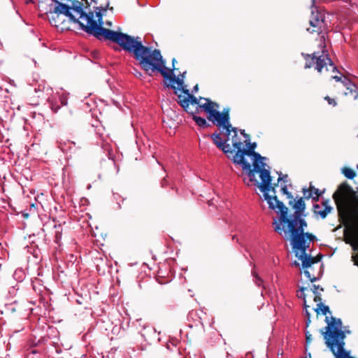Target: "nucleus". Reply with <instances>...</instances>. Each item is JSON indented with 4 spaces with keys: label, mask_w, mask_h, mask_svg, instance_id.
<instances>
[{
    "label": "nucleus",
    "mask_w": 358,
    "mask_h": 358,
    "mask_svg": "<svg viewBox=\"0 0 358 358\" xmlns=\"http://www.w3.org/2000/svg\"><path fill=\"white\" fill-rule=\"evenodd\" d=\"M68 3H59L55 8V12L64 13V16L75 23H78L80 28L86 33L94 36L97 39L103 38L113 43L118 44L122 49L131 40L132 36L116 31L103 27V13L108 10H113V7H109L110 2L108 1L105 4L99 6H94L96 17L94 20V12L85 13L83 9V3L78 0H68Z\"/></svg>",
    "instance_id": "f257e3e1"
},
{
    "label": "nucleus",
    "mask_w": 358,
    "mask_h": 358,
    "mask_svg": "<svg viewBox=\"0 0 358 358\" xmlns=\"http://www.w3.org/2000/svg\"><path fill=\"white\" fill-rule=\"evenodd\" d=\"M129 53H132L134 57L138 62L141 68L149 75L155 71H158L166 79L172 83H176L178 92L182 93V89H187L184 85V80L180 76L176 77L173 73V69L166 66V62L163 59L161 52L158 49L143 45L141 38L131 37L128 44L123 49Z\"/></svg>",
    "instance_id": "f03ea898"
},
{
    "label": "nucleus",
    "mask_w": 358,
    "mask_h": 358,
    "mask_svg": "<svg viewBox=\"0 0 358 358\" xmlns=\"http://www.w3.org/2000/svg\"><path fill=\"white\" fill-rule=\"evenodd\" d=\"M243 170L246 171L248 180L246 181L244 179V182L247 185H250L253 183L257 187L259 188L261 192L264 193L265 200L267 201L270 208H273V204L278 201L277 196H270L269 192L275 193V187H271V176L268 170H260L258 168V165L256 163L252 164V168L250 164L249 168H245V166H242Z\"/></svg>",
    "instance_id": "7ed1b4c3"
},
{
    "label": "nucleus",
    "mask_w": 358,
    "mask_h": 358,
    "mask_svg": "<svg viewBox=\"0 0 358 358\" xmlns=\"http://www.w3.org/2000/svg\"><path fill=\"white\" fill-rule=\"evenodd\" d=\"M272 209H278L277 213H280L279 219H275L273 222L275 231L281 235L282 233L285 231L284 227L281 226L287 224L289 230L295 229L297 231L304 232L305 228L308 226V223L302 217L303 215L289 217L288 208L279 199L273 204V208Z\"/></svg>",
    "instance_id": "20e7f679"
},
{
    "label": "nucleus",
    "mask_w": 358,
    "mask_h": 358,
    "mask_svg": "<svg viewBox=\"0 0 358 358\" xmlns=\"http://www.w3.org/2000/svg\"><path fill=\"white\" fill-rule=\"evenodd\" d=\"M200 99H204L203 105L200 106L201 109L208 114V120L213 122H215L216 126L222 127L226 130V135L229 136L231 131H236V127H232L230 124L229 108H224L220 113L217 110L219 104L211 101L208 98L200 97Z\"/></svg>",
    "instance_id": "39448f33"
},
{
    "label": "nucleus",
    "mask_w": 358,
    "mask_h": 358,
    "mask_svg": "<svg viewBox=\"0 0 358 358\" xmlns=\"http://www.w3.org/2000/svg\"><path fill=\"white\" fill-rule=\"evenodd\" d=\"M325 322L327 323V326L324 327V331L321 329L320 333L323 335L327 347L332 350L333 345L344 341L345 334L341 329L342 321L341 319L331 317L329 320V317L326 316Z\"/></svg>",
    "instance_id": "423d86ee"
},
{
    "label": "nucleus",
    "mask_w": 358,
    "mask_h": 358,
    "mask_svg": "<svg viewBox=\"0 0 358 358\" xmlns=\"http://www.w3.org/2000/svg\"><path fill=\"white\" fill-rule=\"evenodd\" d=\"M302 55L306 61L305 69L314 68L320 73L329 71L330 69L333 71L336 69L329 55L324 53V51L322 54L315 52L312 54L302 53Z\"/></svg>",
    "instance_id": "0eeeda50"
},
{
    "label": "nucleus",
    "mask_w": 358,
    "mask_h": 358,
    "mask_svg": "<svg viewBox=\"0 0 358 358\" xmlns=\"http://www.w3.org/2000/svg\"><path fill=\"white\" fill-rule=\"evenodd\" d=\"M164 85L167 87H171L174 90V94L177 95V103L184 109V110L189 114L198 113L199 109L201 108L200 106L204 104L201 103L199 98L196 97L192 94L188 89H182V93L185 94L183 96L181 93H178V89L170 83L164 82Z\"/></svg>",
    "instance_id": "6e6552de"
},
{
    "label": "nucleus",
    "mask_w": 358,
    "mask_h": 358,
    "mask_svg": "<svg viewBox=\"0 0 358 358\" xmlns=\"http://www.w3.org/2000/svg\"><path fill=\"white\" fill-rule=\"evenodd\" d=\"M350 196H353L355 199L356 194L352 187L347 182H342L333 194V199L336 203L338 215L343 220H345L344 208L345 207H350L347 203V201Z\"/></svg>",
    "instance_id": "1a4fd4ad"
},
{
    "label": "nucleus",
    "mask_w": 358,
    "mask_h": 358,
    "mask_svg": "<svg viewBox=\"0 0 358 358\" xmlns=\"http://www.w3.org/2000/svg\"><path fill=\"white\" fill-rule=\"evenodd\" d=\"M331 78L336 80V84L334 85L336 93L349 96L354 100H358V86L357 85L345 76H334Z\"/></svg>",
    "instance_id": "9d476101"
},
{
    "label": "nucleus",
    "mask_w": 358,
    "mask_h": 358,
    "mask_svg": "<svg viewBox=\"0 0 358 358\" xmlns=\"http://www.w3.org/2000/svg\"><path fill=\"white\" fill-rule=\"evenodd\" d=\"M231 155V159L234 164L245 166V168H249L250 164L245 160V156L252 157L254 158L253 163H256L257 159H265V157H262L258 152L248 148H243V146L241 147L235 154L233 153Z\"/></svg>",
    "instance_id": "9b49d317"
},
{
    "label": "nucleus",
    "mask_w": 358,
    "mask_h": 358,
    "mask_svg": "<svg viewBox=\"0 0 358 358\" xmlns=\"http://www.w3.org/2000/svg\"><path fill=\"white\" fill-rule=\"evenodd\" d=\"M288 231L290 234V242L292 249L296 253L298 251L303 253L306 252V250L309 248V243L307 241L305 232L297 231L295 229H288Z\"/></svg>",
    "instance_id": "f8f14e48"
},
{
    "label": "nucleus",
    "mask_w": 358,
    "mask_h": 358,
    "mask_svg": "<svg viewBox=\"0 0 358 358\" xmlns=\"http://www.w3.org/2000/svg\"><path fill=\"white\" fill-rule=\"evenodd\" d=\"M309 24L310 27L306 29L311 34L316 33L317 34L322 33L327 26L324 14L319 12L317 9L312 10Z\"/></svg>",
    "instance_id": "ddd939ff"
},
{
    "label": "nucleus",
    "mask_w": 358,
    "mask_h": 358,
    "mask_svg": "<svg viewBox=\"0 0 358 358\" xmlns=\"http://www.w3.org/2000/svg\"><path fill=\"white\" fill-rule=\"evenodd\" d=\"M345 224H350L352 226V241H346L350 243L352 249L357 252L355 255L352 256V261L355 266H358V221L357 220H344Z\"/></svg>",
    "instance_id": "4468645a"
},
{
    "label": "nucleus",
    "mask_w": 358,
    "mask_h": 358,
    "mask_svg": "<svg viewBox=\"0 0 358 358\" xmlns=\"http://www.w3.org/2000/svg\"><path fill=\"white\" fill-rule=\"evenodd\" d=\"M227 136V137L226 139L222 140L221 134L219 133H213L210 135V138L217 148L221 150L224 154H226L228 158H230V155H233L234 152L231 149L230 145L227 143L229 140V136Z\"/></svg>",
    "instance_id": "2eb2a0df"
},
{
    "label": "nucleus",
    "mask_w": 358,
    "mask_h": 358,
    "mask_svg": "<svg viewBox=\"0 0 358 358\" xmlns=\"http://www.w3.org/2000/svg\"><path fill=\"white\" fill-rule=\"evenodd\" d=\"M299 292L300 293H298L297 294V296L299 298H301L303 300V308L306 310V327H309L310 323H311V319H310V312L308 311V308L310 307L308 305H307L306 303V296L308 294L307 292H310V289L308 287H299Z\"/></svg>",
    "instance_id": "dca6fc26"
},
{
    "label": "nucleus",
    "mask_w": 358,
    "mask_h": 358,
    "mask_svg": "<svg viewBox=\"0 0 358 358\" xmlns=\"http://www.w3.org/2000/svg\"><path fill=\"white\" fill-rule=\"evenodd\" d=\"M303 199V197H300L297 200H295L294 197H292V199H289L288 204L295 210L292 216L303 215L306 209V203Z\"/></svg>",
    "instance_id": "f3484780"
},
{
    "label": "nucleus",
    "mask_w": 358,
    "mask_h": 358,
    "mask_svg": "<svg viewBox=\"0 0 358 358\" xmlns=\"http://www.w3.org/2000/svg\"><path fill=\"white\" fill-rule=\"evenodd\" d=\"M57 5L58 4L50 3L49 5L48 10L46 11V15L49 20L50 23L52 24V26H54L56 27H59L57 19H59V17H61L62 15H64V13H60L59 12H57V13L55 12V8Z\"/></svg>",
    "instance_id": "a211bd4d"
},
{
    "label": "nucleus",
    "mask_w": 358,
    "mask_h": 358,
    "mask_svg": "<svg viewBox=\"0 0 358 358\" xmlns=\"http://www.w3.org/2000/svg\"><path fill=\"white\" fill-rule=\"evenodd\" d=\"M38 277L35 278L32 280V286H33L34 290L36 293H38L41 296V299H43V294L45 292V285H43V280L40 278V277L43 276V271L40 268H38Z\"/></svg>",
    "instance_id": "6ab92c4d"
},
{
    "label": "nucleus",
    "mask_w": 358,
    "mask_h": 358,
    "mask_svg": "<svg viewBox=\"0 0 358 358\" xmlns=\"http://www.w3.org/2000/svg\"><path fill=\"white\" fill-rule=\"evenodd\" d=\"M296 257H297L301 261L303 269H308L311 268L313 264L318 263V259H314L313 257L306 254V252L304 253L301 252L299 255L298 252H296Z\"/></svg>",
    "instance_id": "aec40b11"
},
{
    "label": "nucleus",
    "mask_w": 358,
    "mask_h": 358,
    "mask_svg": "<svg viewBox=\"0 0 358 358\" xmlns=\"http://www.w3.org/2000/svg\"><path fill=\"white\" fill-rule=\"evenodd\" d=\"M355 200L356 201V205L354 207H345L344 208L345 220L358 221V197L357 196Z\"/></svg>",
    "instance_id": "412c9836"
},
{
    "label": "nucleus",
    "mask_w": 358,
    "mask_h": 358,
    "mask_svg": "<svg viewBox=\"0 0 358 358\" xmlns=\"http://www.w3.org/2000/svg\"><path fill=\"white\" fill-rule=\"evenodd\" d=\"M320 208V206L319 204H314L313 205V211H314V213L316 214V215H320V217L322 218V219H324L327 217V215L331 213V211L332 210V207L331 206H326V208H324V210H318Z\"/></svg>",
    "instance_id": "4be33fe9"
},
{
    "label": "nucleus",
    "mask_w": 358,
    "mask_h": 358,
    "mask_svg": "<svg viewBox=\"0 0 358 358\" xmlns=\"http://www.w3.org/2000/svg\"><path fill=\"white\" fill-rule=\"evenodd\" d=\"M238 128L236 127V131H232L234 135L232 136V146L236 151L243 145V142L241 138L238 136Z\"/></svg>",
    "instance_id": "5701e85b"
},
{
    "label": "nucleus",
    "mask_w": 358,
    "mask_h": 358,
    "mask_svg": "<svg viewBox=\"0 0 358 358\" xmlns=\"http://www.w3.org/2000/svg\"><path fill=\"white\" fill-rule=\"evenodd\" d=\"M314 310L317 315H319L320 313L324 315H327V313L331 314L329 306L324 305L322 302L317 304V307L314 309Z\"/></svg>",
    "instance_id": "b1692460"
},
{
    "label": "nucleus",
    "mask_w": 358,
    "mask_h": 358,
    "mask_svg": "<svg viewBox=\"0 0 358 358\" xmlns=\"http://www.w3.org/2000/svg\"><path fill=\"white\" fill-rule=\"evenodd\" d=\"M192 115V119L194 120V122L196 123L198 126L201 127H206L209 126V124L207 123L206 120L204 118L195 115V113Z\"/></svg>",
    "instance_id": "393cba45"
},
{
    "label": "nucleus",
    "mask_w": 358,
    "mask_h": 358,
    "mask_svg": "<svg viewBox=\"0 0 358 358\" xmlns=\"http://www.w3.org/2000/svg\"><path fill=\"white\" fill-rule=\"evenodd\" d=\"M342 173L348 179H353L356 176L355 171L349 167L343 168Z\"/></svg>",
    "instance_id": "a878e982"
},
{
    "label": "nucleus",
    "mask_w": 358,
    "mask_h": 358,
    "mask_svg": "<svg viewBox=\"0 0 358 358\" xmlns=\"http://www.w3.org/2000/svg\"><path fill=\"white\" fill-rule=\"evenodd\" d=\"M13 278L17 281H22L25 278V272L22 268H17L13 273Z\"/></svg>",
    "instance_id": "bb28decb"
},
{
    "label": "nucleus",
    "mask_w": 358,
    "mask_h": 358,
    "mask_svg": "<svg viewBox=\"0 0 358 358\" xmlns=\"http://www.w3.org/2000/svg\"><path fill=\"white\" fill-rule=\"evenodd\" d=\"M303 194V199H309L313 197V192H310V188H303L302 189Z\"/></svg>",
    "instance_id": "cd10ccee"
},
{
    "label": "nucleus",
    "mask_w": 358,
    "mask_h": 358,
    "mask_svg": "<svg viewBox=\"0 0 358 358\" xmlns=\"http://www.w3.org/2000/svg\"><path fill=\"white\" fill-rule=\"evenodd\" d=\"M280 190L283 194H285L287 196V199H292L293 196H292V193L288 191V189H287V187L286 185H282Z\"/></svg>",
    "instance_id": "c85d7f7f"
},
{
    "label": "nucleus",
    "mask_w": 358,
    "mask_h": 358,
    "mask_svg": "<svg viewBox=\"0 0 358 358\" xmlns=\"http://www.w3.org/2000/svg\"><path fill=\"white\" fill-rule=\"evenodd\" d=\"M30 353L33 355L32 358H42V351L39 349L33 348Z\"/></svg>",
    "instance_id": "c756f323"
},
{
    "label": "nucleus",
    "mask_w": 358,
    "mask_h": 358,
    "mask_svg": "<svg viewBox=\"0 0 358 358\" xmlns=\"http://www.w3.org/2000/svg\"><path fill=\"white\" fill-rule=\"evenodd\" d=\"M303 273H304L305 275L307 277V278H308L311 282H313L317 280V278H316L313 275H311L310 272L308 269H304Z\"/></svg>",
    "instance_id": "7c9ffc66"
},
{
    "label": "nucleus",
    "mask_w": 358,
    "mask_h": 358,
    "mask_svg": "<svg viewBox=\"0 0 358 358\" xmlns=\"http://www.w3.org/2000/svg\"><path fill=\"white\" fill-rule=\"evenodd\" d=\"M288 181V176L287 174L282 175L281 173L279 174L278 182H283L285 185H286V183H287Z\"/></svg>",
    "instance_id": "2f4dec72"
},
{
    "label": "nucleus",
    "mask_w": 358,
    "mask_h": 358,
    "mask_svg": "<svg viewBox=\"0 0 358 358\" xmlns=\"http://www.w3.org/2000/svg\"><path fill=\"white\" fill-rule=\"evenodd\" d=\"M305 236L307 238V241L309 243V245L310 244L311 241L316 240V236L311 233L305 232Z\"/></svg>",
    "instance_id": "473e14b6"
},
{
    "label": "nucleus",
    "mask_w": 358,
    "mask_h": 358,
    "mask_svg": "<svg viewBox=\"0 0 358 358\" xmlns=\"http://www.w3.org/2000/svg\"><path fill=\"white\" fill-rule=\"evenodd\" d=\"M310 192H313V195L321 196L323 192H320V190L313 186L311 184L310 185Z\"/></svg>",
    "instance_id": "72a5a7b5"
},
{
    "label": "nucleus",
    "mask_w": 358,
    "mask_h": 358,
    "mask_svg": "<svg viewBox=\"0 0 358 358\" xmlns=\"http://www.w3.org/2000/svg\"><path fill=\"white\" fill-rule=\"evenodd\" d=\"M310 292L315 293V291L323 292L324 289L321 287L320 285H313L311 287L309 288Z\"/></svg>",
    "instance_id": "f704fd0d"
},
{
    "label": "nucleus",
    "mask_w": 358,
    "mask_h": 358,
    "mask_svg": "<svg viewBox=\"0 0 358 358\" xmlns=\"http://www.w3.org/2000/svg\"><path fill=\"white\" fill-rule=\"evenodd\" d=\"M324 100H326L329 105H331L333 106H336L337 105V102L336 100L333 98L329 97V96H326L324 97Z\"/></svg>",
    "instance_id": "c9c22d12"
},
{
    "label": "nucleus",
    "mask_w": 358,
    "mask_h": 358,
    "mask_svg": "<svg viewBox=\"0 0 358 358\" xmlns=\"http://www.w3.org/2000/svg\"><path fill=\"white\" fill-rule=\"evenodd\" d=\"M314 294V301L320 303L322 302L321 292L315 291Z\"/></svg>",
    "instance_id": "e433bc0d"
},
{
    "label": "nucleus",
    "mask_w": 358,
    "mask_h": 358,
    "mask_svg": "<svg viewBox=\"0 0 358 358\" xmlns=\"http://www.w3.org/2000/svg\"><path fill=\"white\" fill-rule=\"evenodd\" d=\"M264 159H257V164L258 165V168L260 170H266L264 166H265V164L263 162V160Z\"/></svg>",
    "instance_id": "4c0bfd02"
},
{
    "label": "nucleus",
    "mask_w": 358,
    "mask_h": 358,
    "mask_svg": "<svg viewBox=\"0 0 358 358\" xmlns=\"http://www.w3.org/2000/svg\"><path fill=\"white\" fill-rule=\"evenodd\" d=\"M245 145L248 146V148L249 149H251L252 150H255L256 147H257V143H250V141H245Z\"/></svg>",
    "instance_id": "58836bf2"
},
{
    "label": "nucleus",
    "mask_w": 358,
    "mask_h": 358,
    "mask_svg": "<svg viewBox=\"0 0 358 358\" xmlns=\"http://www.w3.org/2000/svg\"><path fill=\"white\" fill-rule=\"evenodd\" d=\"M241 134L243 135L245 138V141H250V136L245 132L244 129L240 130Z\"/></svg>",
    "instance_id": "ea45409f"
},
{
    "label": "nucleus",
    "mask_w": 358,
    "mask_h": 358,
    "mask_svg": "<svg viewBox=\"0 0 358 358\" xmlns=\"http://www.w3.org/2000/svg\"><path fill=\"white\" fill-rule=\"evenodd\" d=\"M312 341V335L309 331L306 332V341L307 344H310Z\"/></svg>",
    "instance_id": "a19ab883"
},
{
    "label": "nucleus",
    "mask_w": 358,
    "mask_h": 358,
    "mask_svg": "<svg viewBox=\"0 0 358 358\" xmlns=\"http://www.w3.org/2000/svg\"><path fill=\"white\" fill-rule=\"evenodd\" d=\"M29 210H30L31 215H36L37 214V206L31 205Z\"/></svg>",
    "instance_id": "79ce46f5"
},
{
    "label": "nucleus",
    "mask_w": 358,
    "mask_h": 358,
    "mask_svg": "<svg viewBox=\"0 0 358 358\" xmlns=\"http://www.w3.org/2000/svg\"><path fill=\"white\" fill-rule=\"evenodd\" d=\"M50 302L52 301L54 303V301L52 300V298H50ZM48 308H49L50 313L55 309V308L53 307V304L52 303H50V304L48 306Z\"/></svg>",
    "instance_id": "37998d69"
},
{
    "label": "nucleus",
    "mask_w": 358,
    "mask_h": 358,
    "mask_svg": "<svg viewBox=\"0 0 358 358\" xmlns=\"http://www.w3.org/2000/svg\"><path fill=\"white\" fill-rule=\"evenodd\" d=\"M255 278H256V284L258 285V286H260L261 285V283L262 282V280L257 275H255Z\"/></svg>",
    "instance_id": "c03bdc74"
},
{
    "label": "nucleus",
    "mask_w": 358,
    "mask_h": 358,
    "mask_svg": "<svg viewBox=\"0 0 358 358\" xmlns=\"http://www.w3.org/2000/svg\"><path fill=\"white\" fill-rule=\"evenodd\" d=\"M52 1L51 3L52 4H59V3H62V1L64 0H50Z\"/></svg>",
    "instance_id": "a18cd8bd"
},
{
    "label": "nucleus",
    "mask_w": 358,
    "mask_h": 358,
    "mask_svg": "<svg viewBox=\"0 0 358 358\" xmlns=\"http://www.w3.org/2000/svg\"><path fill=\"white\" fill-rule=\"evenodd\" d=\"M177 62L176 58H173L172 59V66H173V68L171 69H173V71L174 70H176L177 69L175 67V64Z\"/></svg>",
    "instance_id": "49530a36"
},
{
    "label": "nucleus",
    "mask_w": 358,
    "mask_h": 358,
    "mask_svg": "<svg viewBox=\"0 0 358 358\" xmlns=\"http://www.w3.org/2000/svg\"><path fill=\"white\" fill-rule=\"evenodd\" d=\"M329 200H324V201H323L322 202V206H323L324 208H326V206H330L329 205Z\"/></svg>",
    "instance_id": "de8ad7c7"
},
{
    "label": "nucleus",
    "mask_w": 358,
    "mask_h": 358,
    "mask_svg": "<svg viewBox=\"0 0 358 358\" xmlns=\"http://www.w3.org/2000/svg\"><path fill=\"white\" fill-rule=\"evenodd\" d=\"M322 257H323L322 255L320 254V255H317L316 257H313V259H318V262H319L321 261Z\"/></svg>",
    "instance_id": "09e8293b"
},
{
    "label": "nucleus",
    "mask_w": 358,
    "mask_h": 358,
    "mask_svg": "<svg viewBox=\"0 0 358 358\" xmlns=\"http://www.w3.org/2000/svg\"><path fill=\"white\" fill-rule=\"evenodd\" d=\"M93 1H94L95 2V3L97 5L96 6H99L101 4H105V3H106V2L107 1V0H106L104 3H103V2L99 3V2H98V0H93ZM108 1L109 2V1H108Z\"/></svg>",
    "instance_id": "8fccbe9b"
},
{
    "label": "nucleus",
    "mask_w": 358,
    "mask_h": 358,
    "mask_svg": "<svg viewBox=\"0 0 358 358\" xmlns=\"http://www.w3.org/2000/svg\"><path fill=\"white\" fill-rule=\"evenodd\" d=\"M278 182H278L277 183H274L273 185L271 184V187H274L275 189L276 187H278ZM272 193L273 194V196H276V194H276V190L275 189V193L274 192H272Z\"/></svg>",
    "instance_id": "3c124183"
},
{
    "label": "nucleus",
    "mask_w": 358,
    "mask_h": 358,
    "mask_svg": "<svg viewBox=\"0 0 358 358\" xmlns=\"http://www.w3.org/2000/svg\"><path fill=\"white\" fill-rule=\"evenodd\" d=\"M320 196H317V195H313V200L315 201H319V198H320Z\"/></svg>",
    "instance_id": "603ef678"
},
{
    "label": "nucleus",
    "mask_w": 358,
    "mask_h": 358,
    "mask_svg": "<svg viewBox=\"0 0 358 358\" xmlns=\"http://www.w3.org/2000/svg\"><path fill=\"white\" fill-rule=\"evenodd\" d=\"M199 90V86L198 85H196L192 90V92H196Z\"/></svg>",
    "instance_id": "864d4df0"
},
{
    "label": "nucleus",
    "mask_w": 358,
    "mask_h": 358,
    "mask_svg": "<svg viewBox=\"0 0 358 358\" xmlns=\"http://www.w3.org/2000/svg\"><path fill=\"white\" fill-rule=\"evenodd\" d=\"M185 73H186V72L185 71L184 73L180 74L178 76H180V78H182V80H184V78L185 77Z\"/></svg>",
    "instance_id": "5fc2aeb1"
},
{
    "label": "nucleus",
    "mask_w": 358,
    "mask_h": 358,
    "mask_svg": "<svg viewBox=\"0 0 358 358\" xmlns=\"http://www.w3.org/2000/svg\"><path fill=\"white\" fill-rule=\"evenodd\" d=\"M57 21H58V24H59V26L60 24H62L64 20H62L61 17H60L59 19H57Z\"/></svg>",
    "instance_id": "6e6d98bb"
},
{
    "label": "nucleus",
    "mask_w": 358,
    "mask_h": 358,
    "mask_svg": "<svg viewBox=\"0 0 358 358\" xmlns=\"http://www.w3.org/2000/svg\"><path fill=\"white\" fill-rule=\"evenodd\" d=\"M45 291H46V296L52 294V292L47 287L45 289Z\"/></svg>",
    "instance_id": "4d7b16f0"
},
{
    "label": "nucleus",
    "mask_w": 358,
    "mask_h": 358,
    "mask_svg": "<svg viewBox=\"0 0 358 358\" xmlns=\"http://www.w3.org/2000/svg\"><path fill=\"white\" fill-rule=\"evenodd\" d=\"M29 215V214L28 213H27V211L24 212L23 213V216L24 217H27Z\"/></svg>",
    "instance_id": "13d9d810"
},
{
    "label": "nucleus",
    "mask_w": 358,
    "mask_h": 358,
    "mask_svg": "<svg viewBox=\"0 0 358 358\" xmlns=\"http://www.w3.org/2000/svg\"><path fill=\"white\" fill-rule=\"evenodd\" d=\"M294 265L296 266H299V264L297 262H294Z\"/></svg>",
    "instance_id": "bf43d9fd"
},
{
    "label": "nucleus",
    "mask_w": 358,
    "mask_h": 358,
    "mask_svg": "<svg viewBox=\"0 0 358 358\" xmlns=\"http://www.w3.org/2000/svg\"><path fill=\"white\" fill-rule=\"evenodd\" d=\"M106 24L108 25V26H111L112 23L110 22H107Z\"/></svg>",
    "instance_id": "052dcab7"
},
{
    "label": "nucleus",
    "mask_w": 358,
    "mask_h": 358,
    "mask_svg": "<svg viewBox=\"0 0 358 358\" xmlns=\"http://www.w3.org/2000/svg\"><path fill=\"white\" fill-rule=\"evenodd\" d=\"M58 233H59V231H56V237H57V238H58V237H57L58 236Z\"/></svg>",
    "instance_id": "680f3d73"
},
{
    "label": "nucleus",
    "mask_w": 358,
    "mask_h": 358,
    "mask_svg": "<svg viewBox=\"0 0 358 358\" xmlns=\"http://www.w3.org/2000/svg\"><path fill=\"white\" fill-rule=\"evenodd\" d=\"M56 221V219L55 218H53L52 219V222H55Z\"/></svg>",
    "instance_id": "e2e57ef3"
},
{
    "label": "nucleus",
    "mask_w": 358,
    "mask_h": 358,
    "mask_svg": "<svg viewBox=\"0 0 358 358\" xmlns=\"http://www.w3.org/2000/svg\"><path fill=\"white\" fill-rule=\"evenodd\" d=\"M357 168H358V165H357Z\"/></svg>",
    "instance_id": "0e129e2a"
}]
</instances>
